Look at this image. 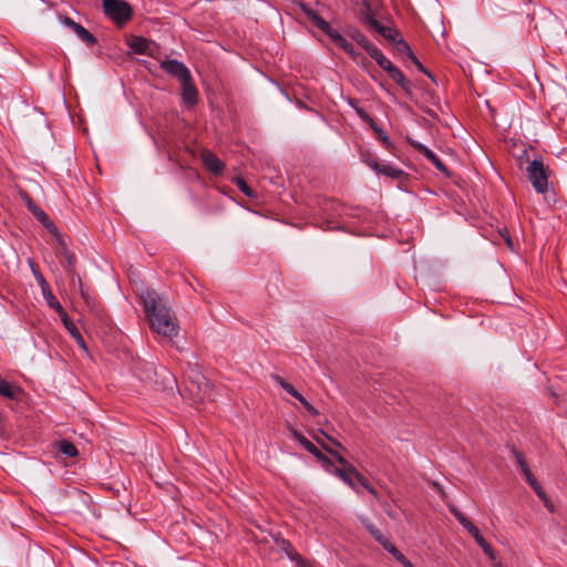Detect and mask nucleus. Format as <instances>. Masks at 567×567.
<instances>
[{
  "instance_id": "nucleus-40",
  "label": "nucleus",
  "mask_w": 567,
  "mask_h": 567,
  "mask_svg": "<svg viewBox=\"0 0 567 567\" xmlns=\"http://www.w3.org/2000/svg\"><path fill=\"white\" fill-rule=\"evenodd\" d=\"M363 22L367 27H369L370 29H373L374 31H379V29L381 28V23L371 14H367L364 16L363 18Z\"/></svg>"
},
{
  "instance_id": "nucleus-29",
  "label": "nucleus",
  "mask_w": 567,
  "mask_h": 567,
  "mask_svg": "<svg viewBox=\"0 0 567 567\" xmlns=\"http://www.w3.org/2000/svg\"><path fill=\"white\" fill-rule=\"evenodd\" d=\"M355 480H357L358 484L361 485L363 488H365L374 498H377V499L379 498V493L377 492L374 486L368 481V478L364 475L359 473L355 476Z\"/></svg>"
},
{
  "instance_id": "nucleus-25",
  "label": "nucleus",
  "mask_w": 567,
  "mask_h": 567,
  "mask_svg": "<svg viewBox=\"0 0 567 567\" xmlns=\"http://www.w3.org/2000/svg\"><path fill=\"white\" fill-rule=\"evenodd\" d=\"M272 380L277 382L287 393H289L295 399L299 398L301 393H299L292 384L287 382L279 374H272Z\"/></svg>"
},
{
  "instance_id": "nucleus-8",
  "label": "nucleus",
  "mask_w": 567,
  "mask_h": 567,
  "mask_svg": "<svg viewBox=\"0 0 567 567\" xmlns=\"http://www.w3.org/2000/svg\"><path fill=\"white\" fill-rule=\"evenodd\" d=\"M409 142H410V145L415 151L421 153L427 161H430L435 166V168L437 171L445 174L446 176H450V171L447 169L445 164L441 161V158L433 151H431L427 146L423 145L420 142H416L413 140H410Z\"/></svg>"
},
{
  "instance_id": "nucleus-18",
  "label": "nucleus",
  "mask_w": 567,
  "mask_h": 567,
  "mask_svg": "<svg viewBox=\"0 0 567 567\" xmlns=\"http://www.w3.org/2000/svg\"><path fill=\"white\" fill-rule=\"evenodd\" d=\"M329 472L333 473L339 478H341L346 484H348L357 493L360 492L358 488V482H357L354 475L350 471H348V468L341 470L340 467H337L333 465V467H331V470Z\"/></svg>"
},
{
  "instance_id": "nucleus-49",
  "label": "nucleus",
  "mask_w": 567,
  "mask_h": 567,
  "mask_svg": "<svg viewBox=\"0 0 567 567\" xmlns=\"http://www.w3.org/2000/svg\"><path fill=\"white\" fill-rule=\"evenodd\" d=\"M23 199H24V203H25L27 207H28L30 204H32V202H33V200H32V198H31L28 194H24V195H23Z\"/></svg>"
},
{
  "instance_id": "nucleus-20",
  "label": "nucleus",
  "mask_w": 567,
  "mask_h": 567,
  "mask_svg": "<svg viewBox=\"0 0 567 567\" xmlns=\"http://www.w3.org/2000/svg\"><path fill=\"white\" fill-rule=\"evenodd\" d=\"M305 450L312 454L322 464L326 471H330L331 467H333L332 460L323 454L312 442H310Z\"/></svg>"
},
{
  "instance_id": "nucleus-52",
  "label": "nucleus",
  "mask_w": 567,
  "mask_h": 567,
  "mask_svg": "<svg viewBox=\"0 0 567 567\" xmlns=\"http://www.w3.org/2000/svg\"><path fill=\"white\" fill-rule=\"evenodd\" d=\"M312 437H313V440H315L318 444H319V442H324V440H323V439H321V437H320L319 435H317V434H313V435H312Z\"/></svg>"
},
{
  "instance_id": "nucleus-14",
  "label": "nucleus",
  "mask_w": 567,
  "mask_h": 567,
  "mask_svg": "<svg viewBox=\"0 0 567 567\" xmlns=\"http://www.w3.org/2000/svg\"><path fill=\"white\" fill-rule=\"evenodd\" d=\"M182 100L185 104L194 106L198 102V90L193 82L192 76L186 81H182Z\"/></svg>"
},
{
  "instance_id": "nucleus-31",
  "label": "nucleus",
  "mask_w": 567,
  "mask_h": 567,
  "mask_svg": "<svg viewBox=\"0 0 567 567\" xmlns=\"http://www.w3.org/2000/svg\"><path fill=\"white\" fill-rule=\"evenodd\" d=\"M337 45L339 48H341L344 52H347L353 59L354 62L359 63V60H357V56H361V53H358L350 42H348L343 38V41H340Z\"/></svg>"
},
{
  "instance_id": "nucleus-15",
  "label": "nucleus",
  "mask_w": 567,
  "mask_h": 567,
  "mask_svg": "<svg viewBox=\"0 0 567 567\" xmlns=\"http://www.w3.org/2000/svg\"><path fill=\"white\" fill-rule=\"evenodd\" d=\"M377 174L384 175L391 179L399 181L401 183L409 181V174L399 167L391 164L381 163L380 168L375 172Z\"/></svg>"
},
{
  "instance_id": "nucleus-34",
  "label": "nucleus",
  "mask_w": 567,
  "mask_h": 567,
  "mask_svg": "<svg viewBox=\"0 0 567 567\" xmlns=\"http://www.w3.org/2000/svg\"><path fill=\"white\" fill-rule=\"evenodd\" d=\"M511 451H512V453H513V455H514V457H515V460H516V462H517V464H518V466H519L520 471H523L524 468L529 467V466H528V464H527V461H526V458H525V456H524V454H523V452H520V451H519L518 449H516L515 446H513V447L511 449Z\"/></svg>"
},
{
  "instance_id": "nucleus-47",
  "label": "nucleus",
  "mask_w": 567,
  "mask_h": 567,
  "mask_svg": "<svg viewBox=\"0 0 567 567\" xmlns=\"http://www.w3.org/2000/svg\"><path fill=\"white\" fill-rule=\"evenodd\" d=\"M432 485L441 495H444V491H443L442 486L439 483L433 482Z\"/></svg>"
},
{
  "instance_id": "nucleus-48",
  "label": "nucleus",
  "mask_w": 567,
  "mask_h": 567,
  "mask_svg": "<svg viewBox=\"0 0 567 567\" xmlns=\"http://www.w3.org/2000/svg\"><path fill=\"white\" fill-rule=\"evenodd\" d=\"M297 400L302 404L303 408H306V405L309 404V402L302 394H300V396L297 398Z\"/></svg>"
},
{
  "instance_id": "nucleus-41",
  "label": "nucleus",
  "mask_w": 567,
  "mask_h": 567,
  "mask_svg": "<svg viewBox=\"0 0 567 567\" xmlns=\"http://www.w3.org/2000/svg\"><path fill=\"white\" fill-rule=\"evenodd\" d=\"M61 318V321L63 322L65 328H69V326L73 327V321L70 319L69 315L64 310L63 307L61 309L55 310Z\"/></svg>"
},
{
  "instance_id": "nucleus-12",
  "label": "nucleus",
  "mask_w": 567,
  "mask_h": 567,
  "mask_svg": "<svg viewBox=\"0 0 567 567\" xmlns=\"http://www.w3.org/2000/svg\"><path fill=\"white\" fill-rule=\"evenodd\" d=\"M202 161L204 166L212 172L214 175H223L225 164L219 159L213 152L205 150L202 152Z\"/></svg>"
},
{
  "instance_id": "nucleus-23",
  "label": "nucleus",
  "mask_w": 567,
  "mask_h": 567,
  "mask_svg": "<svg viewBox=\"0 0 567 567\" xmlns=\"http://www.w3.org/2000/svg\"><path fill=\"white\" fill-rule=\"evenodd\" d=\"M58 451L68 457H74L79 454L76 446L66 440H61L58 442Z\"/></svg>"
},
{
  "instance_id": "nucleus-4",
  "label": "nucleus",
  "mask_w": 567,
  "mask_h": 567,
  "mask_svg": "<svg viewBox=\"0 0 567 567\" xmlns=\"http://www.w3.org/2000/svg\"><path fill=\"white\" fill-rule=\"evenodd\" d=\"M300 9L306 13V16L312 21V23L320 29L326 35L330 38V40L337 45L340 41H343V37L333 29L329 22H327L323 18H321L317 11L311 9L309 4L300 2Z\"/></svg>"
},
{
  "instance_id": "nucleus-33",
  "label": "nucleus",
  "mask_w": 567,
  "mask_h": 567,
  "mask_svg": "<svg viewBox=\"0 0 567 567\" xmlns=\"http://www.w3.org/2000/svg\"><path fill=\"white\" fill-rule=\"evenodd\" d=\"M403 47L409 51V55L414 65L429 78L433 79L432 74L423 66V64L417 60V58L413 54L410 47L406 43H403Z\"/></svg>"
},
{
  "instance_id": "nucleus-16",
  "label": "nucleus",
  "mask_w": 567,
  "mask_h": 567,
  "mask_svg": "<svg viewBox=\"0 0 567 567\" xmlns=\"http://www.w3.org/2000/svg\"><path fill=\"white\" fill-rule=\"evenodd\" d=\"M22 394V389L19 385H14L6 379L0 378V395L12 400L18 401L20 395Z\"/></svg>"
},
{
  "instance_id": "nucleus-6",
  "label": "nucleus",
  "mask_w": 567,
  "mask_h": 567,
  "mask_svg": "<svg viewBox=\"0 0 567 567\" xmlns=\"http://www.w3.org/2000/svg\"><path fill=\"white\" fill-rule=\"evenodd\" d=\"M452 513L454 514L457 522L474 537L475 542L483 549V551L488 557L494 558V550L483 537L480 529L460 511L452 509Z\"/></svg>"
},
{
  "instance_id": "nucleus-55",
  "label": "nucleus",
  "mask_w": 567,
  "mask_h": 567,
  "mask_svg": "<svg viewBox=\"0 0 567 567\" xmlns=\"http://www.w3.org/2000/svg\"><path fill=\"white\" fill-rule=\"evenodd\" d=\"M312 406H313V405L309 403V404H307V405H306V408H305V409L309 412V410H310Z\"/></svg>"
},
{
  "instance_id": "nucleus-9",
  "label": "nucleus",
  "mask_w": 567,
  "mask_h": 567,
  "mask_svg": "<svg viewBox=\"0 0 567 567\" xmlns=\"http://www.w3.org/2000/svg\"><path fill=\"white\" fill-rule=\"evenodd\" d=\"M59 19L61 23L71 29L89 47H92L96 43V38L91 32H89L84 27L73 21L71 18L65 16L60 17Z\"/></svg>"
},
{
  "instance_id": "nucleus-45",
  "label": "nucleus",
  "mask_w": 567,
  "mask_h": 567,
  "mask_svg": "<svg viewBox=\"0 0 567 567\" xmlns=\"http://www.w3.org/2000/svg\"><path fill=\"white\" fill-rule=\"evenodd\" d=\"M501 236L504 238L506 245L513 249V241H512V238L508 234V231L505 229L504 231H501Z\"/></svg>"
},
{
  "instance_id": "nucleus-3",
  "label": "nucleus",
  "mask_w": 567,
  "mask_h": 567,
  "mask_svg": "<svg viewBox=\"0 0 567 567\" xmlns=\"http://www.w3.org/2000/svg\"><path fill=\"white\" fill-rule=\"evenodd\" d=\"M370 535L404 567H414L413 564L394 546L382 532L371 522L364 523Z\"/></svg>"
},
{
  "instance_id": "nucleus-21",
  "label": "nucleus",
  "mask_w": 567,
  "mask_h": 567,
  "mask_svg": "<svg viewBox=\"0 0 567 567\" xmlns=\"http://www.w3.org/2000/svg\"><path fill=\"white\" fill-rule=\"evenodd\" d=\"M128 47L134 53L146 54L148 53L150 41L142 37H133L128 42Z\"/></svg>"
},
{
  "instance_id": "nucleus-37",
  "label": "nucleus",
  "mask_w": 567,
  "mask_h": 567,
  "mask_svg": "<svg viewBox=\"0 0 567 567\" xmlns=\"http://www.w3.org/2000/svg\"><path fill=\"white\" fill-rule=\"evenodd\" d=\"M289 431L291 436L300 443V445L305 449L311 441H309L305 435H302L298 430L289 426Z\"/></svg>"
},
{
  "instance_id": "nucleus-30",
  "label": "nucleus",
  "mask_w": 567,
  "mask_h": 567,
  "mask_svg": "<svg viewBox=\"0 0 567 567\" xmlns=\"http://www.w3.org/2000/svg\"><path fill=\"white\" fill-rule=\"evenodd\" d=\"M352 39L355 40L357 43L359 45H361L365 50L367 53L371 52V50L373 48H375V45L371 41H369L365 35H363V34H361L359 32L353 34Z\"/></svg>"
},
{
  "instance_id": "nucleus-22",
  "label": "nucleus",
  "mask_w": 567,
  "mask_h": 567,
  "mask_svg": "<svg viewBox=\"0 0 567 567\" xmlns=\"http://www.w3.org/2000/svg\"><path fill=\"white\" fill-rule=\"evenodd\" d=\"M380 68L388 72L394 64L377 47L368 53Z\"/></svg>"
},
{
  "instance_id": "nucleus-28",
  "label": "nucleus",
  "mask_w": 567,
  "mask_h": 567,
  "mask_svg": "<svg viewBox=\"0 0 567 567\" xmlns=\"http://www.w3.org/2000/svg\"><path fill=\"white\" fill-rule=\"evenodd\" d=\"M282 549L291 560L297 563L303 561L302 556L291 546L288 540L282 539Z\"/></svg>"
},
{
  "instance_id": "nucleus-56",
  "label": "nucleus",
  "mask_w": 567,
  "mask_h": 567,
  "mask_svg": "<svg viewBox=\"0 0 567 567\" xmlns=\"http://www.w3.org/2000/svg\"><path fill=\"white\" fill-rule=\"evenodd\" d=\"M128 281L130 284H133L134 279L131 277V275L128 276Z\"/></svg>"
},
{
  "instance_id": "nucleus-2",
  "label": "nucleus",
  "mask_w": 567,
  "mask_h": 567,
  "mask_svg": "<svg viewBox=\"0 0 567 567\" xmlns=\"http://www.w3.org/2000/svg\"><path fill=\"white\" fill-rule=\"evenodd\" d=\"M527 175L537 193L544 194L547 192L549 173L542 161H532L527 167Z\"/></svg>"
},
{
  "instance_id": "nucleus-46",
  "label": "nucleus",
  "mask_w": 567,
  "mask_h": 567,
  "mask_svg": "<svg viewBox=\"0 0 567 567\" xmlns=\"http://www.w3.org/2000/svg\"><path fill=\"white\" fill-rule=\"evenodd\" d=\"M357 60H359V63L362 68H367L370 62L368 61V59L361 54V56H357Z\"/></svg>"
},
{
  "instance_id": "nucleus-53",
  "label": "nucleus",
  "mask_w": 567,
  "mask_h": 567,
  "mask_svg": "<svg viewBox=\"0 0 567 567\" xmlns=\"http://www.w3.org/2000/svg\"><path fill=\"white\" fill-rule=\"evenodd\" d=\"M37 207H38V205H37L34 202H32V204H30V205L28 206V209H29L30 212H33Z\"/></svg>"
},
{
  "instance_id": "nucleus-11",
  "label": "nucleus",
  "mask_w": 567,
  "mask_h": 567,
  "mask_svg": "<svg viewBox=\"0 0 567 567\" xmlns=\"http://www.w3.org/2000/svg\"><path fill=\"white\" fill-rule=\"evenodd\" d=\"M527 484L534 489V492L536 493V495L544 502L545 506L550 511L553 512L554 509V506L553 504L550 503V501L548 499L547 497V494L545 492V489L542 487V485L538 483V481L536 480V477L534 476V474L532 473L530 468L527 467V468H524L522 471Z\"/></svg>"
},
{
  "instance_id": "nucleus-5",
  "label": "nucleus",
  "mask_w": 567,
  "mask_h": 567,
  "mask_svg": "<svg viewBox=\"0 0 567 567\" xmlns=\"http://www.w3.org/2000/svg\"><path fill=\"white\" fill-rule=\"evenodd\" d=\"M103 10L117 24H122L132 18V8L124 0L106 1L103 3Z\"/></svg>"
},
{
  "instance_id": "nucleus-1",
  "label": "nucleus",
  "mask_w": 567,
  "mask_h": 567,
  "mask_svg": "<svg viewBox=\"0 0 567 567\" xmlns=\"http://www.w3.org/2000/svg\"><path fill=\"white\" fill-rule=\"evenodd\" d=\"M140 302L151 330L172 342L179 332V323L168 298L152 288H146L140 293Z\"/></svg>"
},
{
  "instance_id": "nucleus-24",
  "label": "nucleus",
  "mask_w": 567,
  "mask_h": 567,
  "mask_svg": "<svg viewBox=\"0 0 567 567\" xmlns=\"http://www.w3.org/2000/svg\"><path fill=\"white\" fill-rule=\"evenodd\" d=\"M41 288H42L43 297L48 302V306L54 310L61 309L62 306L59 302V300L56 299V297L54 296V293L52 292L51 287L50 286H41Z\"/></svg>"
},
{
  "instance_id": "nucleus-26",
  "label": "nucleus",
  "mask_w": 567,
  "mask_h": 567,
  "mask_svg": "<svg viewBox=\"0 0 567 567\" xmlns=\"http://www.w3.org/2000/svg\"><path fill=\"white\" fill-rule=\"evenodd\" d=\"M361 158H362V162L369 166L371 169H373L374 172L378 171V168H380V165L381 163L377 159V157L370 153L369 151H365V152H362L361 153Z\"/></svg>"
},
{
  "instance_id": "nucleus-10",
  "label": "nucleus",
  "mask_w": 567,
  "mask_h": 567,
  "mask_svg": "<svg viewBox=\"0 0 567 567\" xmlns=\"http://www.w3.org/2000/svg\"><path fill=\"white\" fill-rule=\"evenodd\" d=\"M527 484L534 489V492L536 493V495L544 502L545 506L550 511L553 512L554 509V506L553 504L550 503V501L548 499L547 497V494L545 492V489L542 487V485L538 483V481L536 480V477L534 476V474L532 473L530 468L527 467V468H524L522 471Z\"/></svg>"
},
{
  "instance_id": "nucleus-19",
  "label": "nucleus",
  "mask_w": 567,
  "mask_h": 567,
  "mask_svg": "<svg viewBox=\"0 0 567 567\" xmlns=\"http://www.w3.org/2000/svg\"><path fill=\"white\" fill-rule=\"evenodd\" d=\"M349 105L355 111L357 115L374 132V128H379L380 126L375 123V121L359 105V101L355 99L348 100Z\"/></svg>"
},
{
  "instance_id": "nucleus-42",
  "label": "nucleus",
  "mask_w": 567,
  "mask_h": 567,
  "mask_svg": "<svg viewBox=\"0 0 567 567\" xmlns=\"http://www.w3.org/2000/svg\"><path fill=\"white\" fill-rule=\"evenodd\" d=\"M339 464L342 466L341 470L350 471L354 477L360 473L350 462H348L344 457H340Z\"/></svg>"
},
{
  "instance_id": "nucleus-50",
  "label": "nucleus",
  "mask_w": 567,
  "mask_h": 567,
  "mask_svg": "<svg viewBox=\"0 0 567 567\" xmlns=\"http://www.w3.org/2000/svg\"><path fill=\"white\" fill-rule=\"evenodd\" d=\"M309 413L312 415V416H318L320 413L319 411L312 406L310 410H309Z\"/></svg>"
},
{
  "instance_id": "nucleus-54",
  "label": "nucleus",
  "mask_w": 567,
  "mask_h": 567,
  "mask_svg": "<svg viewBox=\"0 0 567 567\" xmlns=\"http://www.w3.org/2000/svg\"><path fill=\"white\" fill-rule=\"evenodd\" d=\"M81 288V295L83 298H86V291L84 290V286H80Z\"/></svg>"
},
{
  "instance_id": "nucleus-27",
  "label": "nucleus",
  "mask_w": 567,
  "mask_h": 567,
  "mask_svg": "<svg viewBox=\"0 0 567 567\" xmlns=\"http://www.w3.org/2000/svg\"><path fill=\"white\" fill-rule=\"evenodd\" d=\"M374 133L379 141L382 142L383 146L391 153H394L395 146L386 135V133L381 128H374Z\"/></svg>"
},
{
  "instance_id": "nucleus-7",
  "label": "nucleus",
  "mask_w": 567,
  "mask_h": 567,
  "mask_svg": "<svg viewBox=\"0 0 567 567\" xmlns=\"http://www.w3.org/2000/svg\"><path fill=\"white\" fill-rule=\"evenodd\" d=\"M159 66L164 72L175 76L179 82L184 80L187 81L192 76L187 66L183 62L175 59L164 60L161 62Z\"/></svg>"
},
{
  "instance_id": "nucleus-17",
  "label": "nucleus",
  "mask_w": 567,
  "mask_h": 567,
  "mask_svg": "<svg viewBox=\"0 0 567 567\" xmlns=\"http://www.w3.org/2000/svg\"><path fill=\"white\" fill-rule=\"evenodd\" d=\"M386 73L406 94H411L412 83L398 66L393 65Z\"/></svg>"
},
{
  "instance_id": "nucleus-39",
  "label": "nucleus",
  "mask_w": 567,
  "mask_h": 567,
  "mask_svg": "<svg viewBox=\"0 0 567 567\" xmlns=\"http://www.w3.org/2000/svg\"><path fill=\"white\" fill-rule=\"evenodd\" d=\"M289 431L291 436L300 443V445L305 449L311 441H309L305 435H302L298 430L289 426Z\"/></svg>"
},
{
  "instance_id": "nucleus-38",
  "label": "nucleus",
  "mask_w": 567,
  "mask_h": 567,
  "mask_svg": "<svg viewBox=\"0 0 567 567\" xmlns=\"http://www.w3.org/2000/svg\"><path fill=\"white\" fill-rule=\"evenodd\" d=\"M289 431L291 436L300 443V445L305 449L311 441H309L305 435H302L298 430L289 426Z\"/></svg>"
},
{
  "instance_id": "nucleus-36",
  "label": "nucleus",
  "mask_w": 567,
  "mask_h": 567,
  "mask_svg": "<svg viewBox=\"0 0 567 567\" xmlns=\"http://www.w3.org/2000/svg\"><path fill=\"white\" fill-rule=\"evenodd\" d=\"M378 33H380L384 39L389 41H395V38L398 35L396 30L389 27H384L383 24L379 29Z\"/></svg>"
},
{
  "instance_id": "nucleus-35",
  "label": "nucleus",
  "mask_w": 567,
  "mask_h": 567,
  "mask_svg": "<svg viewBox=\"0 0 567 567\" xmlns=\"http://www.w3.org/2000/svg\"><path fill=\"white\" fill-rule=\"evenodd\" d=\"M66 329L70 332V334L75 339L76 343L81 348L86 349L84 338L82 337V334L79 331V329L76 328V326L73 323V327L69 326V328H66Z\"/></svg>"
},
{
  "instance_id": "nucleus-44",
  "label": "nucleus",
  "mask_w": 567,
  "mask_h": 567,
  "mask_svg": "<svg viewBox=\"0 0 567 567\" xmlns=\"http://www.w3.org/2000/svg\"><path fill=\"white\" fill-rule=\"evenodd\" d=\"M318 433L320 435H322L323 437H326L327 440H329L333 445H336L337 447H342L341 443L339 441H337L336 439L331 437L327 432H324L322 429H319L318 430Z\"/></svg>"
},
{
  "instance_id": "nucleus-13",
  "label": "nucleus",
  "mask_w": 567,
  "mask_h": 567,
  "mask_svg": "<svg viewBox=\"0 0 567 567\" xmlns=\"http://www.w3.org/2000/svg\"><path fill=\"white\" fill-rule=\"evenodd\" d=\"M33 214V216L38 219L39 223H41L45 228L47 230L52 234L58 244L59 245H64L63 243V239H62V236L59 231V229L56 228V226L53 224V221L49 218V216L47 215V213L44 210H42L39 206L33 210L31 212Z\"/></svg>"
},
{
  "instance_id": "nucleus-32",
  "label": "nucleus",
  "mask_w": 567,
  "mask_h": 567,
  "mask_svg": "<svg viewBox=\"0 0 567 567\" xmlns=\"http://www.w3.org/2000/svg\"><path fill=\"white\" fill-rule=\"evenodd\" d=\"M236 186L248 197H255L252 188L246 183L243 177L235 178Z\"/></svg>"
},
{
  "instance_id": "nucleus-51",
  "label": "nucleus",
  "mask_w": 567,
  "mask_h": 567,
  "mask_svg": "<svg viewBox=\"0 0 567 567\" xmlns=\"http://www.w3.org/2000/svg\"><path fill=\"white\" fill-rule=\"evenodd\" d=\"M37 279H38V284H45V280H44V278H43V276L41 274H39L37 276Z\"/></svg>"
},
{
  "instance_id": "nucleus-43",
  "label": "nucleus",
  "mask_w": 567,
  "mask_h": 567,
  "mask_svg": "<svg viewBox=\"0 0 567 567\" xmlns=\"http://www.w3.org/2000/svg\"><path fill=\"white\" fill-rule=\"evenodd\" d=\"M319 445L328 452L338 463L340 457H343L339 452L332 450L326 442H319Z\"/></svg>"
}]
</instances>
